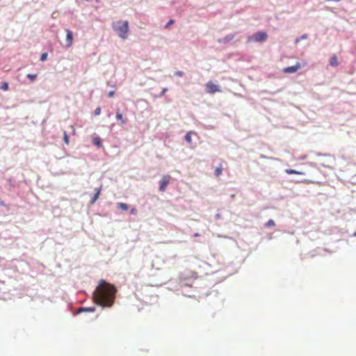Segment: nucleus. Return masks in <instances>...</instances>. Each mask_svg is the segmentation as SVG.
<instances>
[{
    "label": "nucleus",
    "instance_id": "f257e3e1",
    "mask_svg": "<svg viewBox=\"0 0 356 356\" xmlns=\"http://www.w3.org/2000/svg\"><path fill=\"white\" fill-rule=\"evenodd\" d=\"M116 292L114 285L101 280L94 292V300L99 305L110 307L113 305Z\"/></svg>",
    "mask_w": 356,
    "mask_h": 356
},
{
    "label": "nucleus",
    "instance_id": "f03ea898",
    "mask_svg": "<svg viewBox=\"0 0 356 356\" xmlns=\"http://www.w3.org/2000/svg\"><path fill=\"white\" fill-rule=\"evenodd\" d=\"M113 29L122 39L127 38L129 32V22L127 21H118L113 23Z\"/></svg>",
    "mask_w": 356,
    "mask_h": 356
},
{
    "label": "nucleus",
    "instance_id": "7ed1b4c3",
    "mask_svg": "<svg viewBox=\"0 0 356 356\" xmlns=\"http://www.w3.org/2000/svg\"><path fill=\"white\" fill-rule=\"evenodd\" d=\"M205 87L206 92L209 94H214L216 92H220L218 86L216 85L212 81H209L207 83Z\"/></svg>",
    "mask_w": 356,
    "mask_h": 356
},
{
    "label": "nucleus",
    "instance_id": "20e7f679",
    "mask_svg": "<svg viewBox=\"0 0 356 356\" xmlns=\"http://www.w3.org/2000/svg\"><path fill=\"white\" fill-rule=\"evenodd\" d=\"M171 179V177L170 175H164L159 181L160 187L159 190L161 192H164L167 186L169 184Z\"/></svg>",
    "mask_w": 356,
    "mask_h": 356
},
{
    "label": "nucleus",
    "instance_id": "39448f33",
    "mask_svg": "<svg viewBox=\"0 0 356 356\" xmlns=\"http://www.w3.org/2000/svg\"><path fill=\"white\" fill-rule=\"evenodd\" d=\"M305 65V63L301 64L300 63H297L293 66H289V67L284 68L283 69V72L284 73H289V74L294 73V72H297L298 70H300L302 67H303Z\"/></svg>",
    "mask_w": 356,
    "mask_h": 356
},
{
    "label": "nucleus",
    "instance_id": "423d86ee",
    "mask_svg": "<svg viewBox=\"0 0 356 356\" xmlns=\"http://www.w3.org/2000/svg\"><path fill=\"white\" fill-rule=\"evenodd\" d=\"M267 33L264 31L257 32L253 35L252 38L255 42H262L267 39Z\"/></svg>",
    "mask_w": 356,
    "mask_h": 356
},
{
    "label": "nucleus",
    "instance_id": "0eeeda50",
    "mask_svg": "<svg viewBox=\"0 0 356 356\" xmlns=\"http://www.w3.org/2000/svg\"><path fill=\"white\" fill-rule=\"evenodd\" d=\"M66 47H70L72 45L73 42V36L72 33L70 30L66 29Z\"/></svg>",
    "mask_w": 356,
    "mask_h": 356
},
{
    "label": "nucleus",
    "instance_id": "6e6552de",
    "mask_svg": "<svg viewBox=\"0 0 356 356\" xmlns=\"http://www.w3.org/2000/svg\"><path fill=\"white\" fill-rule=\"evenodd\" d=\"M330 65L332 67H337L339 65L338 58L336 55H333L330 59Z\"/></svg>",
    "mask_w": 356,
    "mask_h": 356
},
{
    "label": "nucleus",
    "instance_id": "1a4fd4ad",
    "mask_svg": "<svg viewBox=\"0 0 356 356\" xmlns=\"http://www.w3.org/2000/svg\"><path fill=\"white\" fill-rule=\"evenodd\" d=\"M116 119L120 121L122 124L126 123V120L124 119L122 114L120 113V110L118 109L116 112Z\"/></svg>",
    "mask_w": 356,
    "mask_h": 356
},
{
    "label": "nucleus",
    "instance_id": "9d476101",
    "mask_svg": "<svg viewBox=\"0 0 356 356\" xmlns=\"http://www.w3.org/2000/svg\"><path fill=\"white\" fill-rule=\"evenodd\" d=\"M285 172L288 175H305V172L293 169H286Z\"/></svg>",
    "mask_w": 356,
    "mask_h": 356
},
{
    "label": "nucleus",
    "instance_id": "9b49d317",
    "mask_svg": "<svg viewBox=\"0 0 356 356\" xmlns=\"http://www.w3.org/2000/svg\"><path fill=\"white\" fill-rule=\"evenodd\" d=\"M101 191H102V187L95 189L96 193L94 195V197H93V198L91 200V203L92 204H94L95 202V201L98 199Z\"/></svg>",
    "mask_w": 356,
    "mask_h": 356
},
{
    "label": "nucleus",
    "instance_id": "f8f14e48",
    "mask_svg": "<svg viewBox=\"0 0 356 356\" xmlns=\"http://www.w3.org/2000/svg\"><path fill=\"white\" fill-rule=\"evenodd\" d=\"M118 208L122 210V211H127L128 209H129V207L127 204L125 203H122V202H120L117 205Z\"/></svg>",
    "mask_w": 356,
    "mask_h": 356
},
{
    "label": "nucleus",
    "instance_id": "ddd939ff",
    "mask_svg": "<svg viewBox=\"0 0 356 356\" xmlns=\"http://www.w3.org/2000/svg\"><path fill=\"white\" fill-rule=\"evenodd\" d=\"M193 134V133L192 131H189L185 136V140L189 144H191L192 143V137H191V136H192Z\"/></svg>",
    "mask_w": 356,
    "mask_h": 356
},
{
    "label": "nucleus",
    "instance_id": "4468645a",
    "mask_svg": "<svg viewBox=\"0 0 356 356\" xmlns=\"http://www.w3.org/2000/svg\"><path fill=\"white\" fill-rule=\"evenodd\" d=\"M215 175L216 177H219L220 175H221L222 172V168L220 166V167H218L215 169Z\"/></svg>",
    "mask_w": 356,
    "mask_h": 356
},
{
    "label": "nucleus",
    "instance_id": "2eb2a0df",
    "mask_svg": "<svg viewBox=\"0 0 356 356\" xmlns=\"http://www.w3.org/2000/svg\"><path fill=\"white\" fill-rule=\"evenodd\" d=\"M92 142H93V144H95V145H97L98 147L100 146V145H101V140L99 137L93 138Z\"/></svg>",
    "mask_w": 356,
    "mask_h": 356
},
{
    "label": "nucleus",
    "instance_id": "dca6fc26",
    "mask_svg": "<svg viewBox=\"0 0 356 356\" xmlns=\"http://www.w3.org/2000/svg\"><path fill=\"white\" fill-rule=\"evenodd\" d=\"M9 88L8 83L7 82H4L0 86V89L4 91L8 90Z\"/></svg>",
    "mask_w": 356,
    "mask_h": 356
},
{
    "label": "nucleus",
    "instance_id": "f3484780",
    "mask_svg": "<svg viewBox=\"0 0 356 356\" xmlns=\"http://www.w3.org/2000/svg\"><path fill=\"white\" fill-rule=\"evenodd\" d=\"M275 225V221L272 219H270L266 224L265 226L268 227H274Z\"/></svg>",
    "mask_w": 356,
    "mask_h": 356
},
{
    "label": "nucleus",
    "instance_id": "a211bd4d",
    "mask_svg": "<svg viewBox=\"0 0 356 356\" xmlns=\"http://www.w3.org/2000/svg\"><path fill=\"white\" fill-rule=\"evenodd\" d=\"M307 34H304L301 37H300V38H297L296 40V43H298V42H300V40H305V39H307Z\"/></svg>",
    "mask_w": 356,
    "mask_h": 356
},
{
    "label": "nucleus",
    "instance_id": "6ab92c4d",
    "mask_svg": "<svg viewBox=\"0 0 356 356\" xmlns=\"http://www.w3.org/2000/svg\"><path fill=\"white\" fill-rule=\"evenodd\" d=\"M27 77L31 80V81H34L36 77H37V74H27Z\"/></svg>",
    "mask_w": 356,
    "mask_h": 356
},
{
    "label": "nucleus",
    "instance_id": "aec40b11",
    "mask_svg": "<svg viewBox=\"0 0 356 356\" xmlns=\"http://www.w3.org/2000/svg\"><path fill=\"white\" fill-rule=\"evenodd\" d=\"M63 138H64V141H65V143L67 145H68V144H69V142H70V141H69V136H67V134L66 131H65V132H64V137H63Z\"/></svg>",
    "mask_w": 356,
    "mask_h": 356
},
{
    "label": "nucleus",
    "instance_id": "412c9836",
    "mask_svg": "<svg viewBox=\"0 0 356 356\" xmlns=\"http://www.w3.org/2000/svg\"><path fill=\"white\" fill-rule=\"evenodd\" d=\"M101 111H102V109H101V108H100V107H97V108H95V112H94V113H95V115H100Z\"/></svg>",
    "mask_w": 356,
    "mask_h": 356
},
{
    "label": "nucleus",
    "instance_id": "4be33fe9",
    "mask_svg": "<svg viewBox=\"0 0 356 356\" xmlns=\"http://www.w3.org/2000/svg\"><path fill=\"white\" fill-rule=\"evenodd\" d=\"M175 22L174 19H170L169 22L165 24V28H168L170 25L173 24Z\"/></svg>",
    "mask_w": 356,
    "mask_h": 356
},
{
    "label": "nucleus",
    "instance_id": "5701e85b",
    "mask_svg": "<svg viewBox=\"0 0 356 356\" xmlns=\"http://www.w3.org/2000/svg\"><path fill=\"white\" fill-rule=\"evenodd\" d=\"M47 53H44L42 54L41 56V60L42 61H44L46 59H47Z\"/></svg>",
    "mask_w": 356,
    "mask_h": 356
},
{
    "label": "nucleus",
    "instance_id": "b1692460",
    "mask_svg": "<svg viewBox=\"0 0 356 356\" xmlns=\"http://www.w3.org/2000/svg\"><path fill=\"white\" fill-rule=\"evenodd\" d=\"M175 74L177 75V76H182L183 74H184V72H181V71H178V72H175Z\"/></svg>",
    "mask_w": 356,
    "mask_h": 356
},
{
    "label": "nucleus",
    "instance_id": "393cba45",
    "mask_svg": "<svg viewBox=\"0 0 356 356\" xmlns=\"http://www.w3.org/2000/svg\"><path fill=\"white\" fill-rule=\"evenodd\" d=\"M113 95H114V91H110V92L108 93V96L109 97H112Z\"/></svg>",
    "mask_w": 356,
    "mask_h": 356
},
{
    "label": "nucleus",
    "instance_id": "a878e982",
    "mask_svg": "<svg viewBox=\"0 0 356 356\" xmlns=\"http://www.w3.org/2000/svg\"><path fill=\"white\" fill-rule=\"evenodd\" d=\"M136 209H132L131 211V214H135L136 213Z\"/></svg>",
    "mask_w": 356,
    "mask_h": 356
},
{
    "label": "nucleus",
    "instance_id": "bb28decb",
    "mask_svg": "<svg viewBox=\"0 0 356 356\" xmlns=\"http://www.w3.org/2000/svg\"><path fill=\"white\" fill-rule=\"evenodd\" d=\"M166 90H167V89H166V88H164V89L163 90V91H162L161 94H162V95H163V94L165 92V91H166Z\"/></svg>",
    "mask_w": 356,
    "mask_h": 356
},
{
    "label": "nucleus",
    "instance_id": "cd10ccee",
    "mask_svg": "<svg viewBox=\"0 0 356 356\" xmlns=\"http://www.w3.org/2000/svg\"><path fill=\"white\" fill-rule=\"evenodd\" d=\"M353 236L356 237V231L354 232Z\"/></svg>",
    "mask_w": 356,
    "mask_h": 356
}]
</instances>
